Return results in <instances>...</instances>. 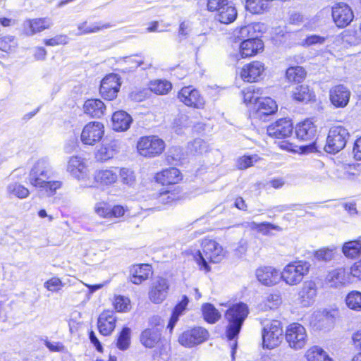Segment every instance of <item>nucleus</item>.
<instances>
[{
	"label": "nucleus",
	"mask_w": 361,
	"mask_h": 361,
	"mask_svg": "<svg viewBox=\"0 0 361 361\" xmlns=\"http://www.w3.org/2000/svg\"><path fill=\"white\" fill-rule=\"evenodd\" d=\"M51 166L46 159L37 160L32 167L29 176V183L44 191L48 196L55 194L61 188L62 183L59 180H48L51 178Z\"/></svg>",
	"instance_id": "nucleus-1"
},
{
	"label": "nucleus",
	"mask_w": 361,
	"mask_h": 361,
	"mask_svg": "<svg viewBox=\"0 0 361 361\" xmlns=\"http://www.w3.org/2000/svg\"><path fill=\"white\" fill-rule=\"evenodd\" d=\"M202 252L197 251L195 259L200 269L206 271H210L208 262L219 263L224 257V252L221 245L212 239L205 238L202 242Z\"/></svg>",
	"instance_id": "nucleus-2"
},
{
	"label": "nucleus",
	"mask_w": 361,
	"mask_h": 361,
	"mask_svg": "<svg viewBox=\"0 0 361 361\" xmlns=\"http://www.w3.org/2000/svg\"><path fill=\"white\" fill-rule=\"evenodd\" d=\"M249 313L247 306L243 302L233 305L226 311L225 317L228 322L226 336L229 340L237 336Z\"/></svg>",
	"instance_id": "nucleus-3"
},
{
	"label": "nucleus",
	"mask_w": 361,
	"mask_h": 361,
	"mask_svg": "<svg viewBox=\"0 0 361 361\" xmlns=\"http://www.w3.org/2000/svg\"><path fill=\"white\" fill-rule=\"evenodd\" d=\"M310 267V263L305 260L291 262L281 272V279L288 286H297L309 274Z\"/></svg>",
	"instance_id": "nucleus-4"
},
{
	"label": "nucleus",
	"mask_w": 361,
	"mask_h": 361,
	"mask_svg": "<svg viewBox=\"0 0 361 361\" xmlns=\"http://www.w3.org/2000/svg\"><path fill=\"white\" fill-rule=\"evenodd\" d=\"M283 333L280 321L271 320L264 322L262 332L263 348L273 349L279 346L283 339Z\"/></svg>",
	"instance_id": "nucleus-5"
},
{
	"label": "nucleus",
	"mask_w": 361,
	"mask_h": 361,
	"mask_svg": "<svg viewBox=\"0 0 361 361\" xmlns=\"http://www.w3.org/2000/svg\"><path fill=\"white\" fill-rule=\"evenodd\" d=\"M164 149V141L156 135L141 137L137 143V152L145 157L152 158L159 156Z\"/></svg>",
	"instance_id": "nucleus-6"
},
{
	"label": "nucleus",
	"mask_w": 361,
	"mask_h": 361,
	"mask_svg": "<svg viewBox=\"0 0 361 361\" xmlns=\"http://www.w3.org/2000/svg\"><path fill=\"white\" fill-rule=\"evenodd\" d=\"M348 137L349 133L343 126H335L331 127L324 147L326 152L333 154L338 152L345 147Z\"/></svg>",
	"instance_id": "nucleus-7"
},
{
	"label": "nucleus",
	"mask_w": 361,
	"mask_h": 361,
	"mask_svg": "<svg viewBox=\"0 0 361 361\" xmlns=\"http://www.w3.org/2000/svg\"><path fill=\"white\" fill-rule=\"evenodd\" d=\"M285 338L289 347L298 350L306 345L308 336L305 328L302 324L293 323L287 326Z\"/></svg>",
	"instance_id": "nucleus-8"
},
{
	"label": "nucleus",
	"mask_w": 361,
	"mask_h": 361,
	"mask_svg": "<svg viewBox=\"0 0 361 361\" xmlns=\"http://www.w3.org/2000/svg\"><path fill=\"white\" fill-rule=\"evenodd\" d=\"M104 134V125L99 121H91L82 128L80 140L84 145H94L102 140Z\"/></svg>",
	"instance_id": "nucleus-9"
},
{
	"label": "nucleus",
	"mask_w": 361,
	"mask_h": 361,
	"mask_svg": "<svg viewBox=\"0 0 361 361\" xmlns=\"http://www.w3.org/2000/svg\"><path fill=\"white\" fill-rule=\"evenodd\" d=\"M169 286V282L166 279L157 277L149 287V300L154 304L162 303L167 298Z\"/></svg>",
	"instance_id": "nucleus-10"
},
{
	"label": "nucleus",
	"mask_w": 361,
	"mask_h": 361,
	"mask_svg": "<svg viewBox=\"0 0 361 361\" xmlns=\"http://www.w3.org/2000/svg\"><path fill=\"white\" fill-rule=\"evenodd\" d=\"M209 337L207 329L202 327H196L184 331L178 338L180 345L185 347H192L205 341Z\"/></svg>",
	"instance_id": "nucleus-11"
},
{
	"label": "nucleus",
	"mask_w": 361,
	"mask_h": 361,
	"mask_svg": "<svg viewBox=\"0 0 361 361\" xmlns=\"http://www.w3.org/2000/svg\"><path fill=\"white\" fill-rule=\"evenodd\" d=\"M178 98L185 105L196 109H202L205 103L199 91L192 86L183 87L178 92Z\"/></svg>",
	"instance_id": "nucleus-12"
},
{
	"label": "nucleus",
	"mask_w": 361,
	"mask_h": 361,
	"mask_svg": "<svg viewBox=\"0 0 361 361\" xmlns=\"http://www.w3.org/2000/svg\"><path fill=\"white\" fill-rule=\"evenodd\" d=\"M350 95V90L341 84L332 87L329 90L330 102L336 108L345 107L349 103Z\"/></svg>",
	"instance_id": "nucleus-13"
},
{
	"label": "nucleus",
	"mask_w": 361,
	"mask_h": 361,
	"mask_svg": "<svg viewBox=\"0 0 361 361\" xmlns=\"http://www.w3.org/2000/svg\"><path fill=\"white\" fill-rule=\"evenodd\" d=\"M293 123L290 119L281 118L267 128V134L274 138L282 139L289 137L293 133Z\"/></svg>",
	"instance_id": "nucleus-14"
},
{
	"label": "nucleus",
	"mask_w": 361,
	"mask_h": 361,
	"mask_svg": "<svg viewBox=\"0 0 361 361\" xmlns=\"http://www.w3.org/2000/svg\"><path fill=\"white\" fill-rule=\"evenodd\" d=\"M353 13L347 4L339 3L332 8V18L338 27H345L353 19Z\"/></svg>",
	"instance_id": "nucleus-15"
},
{
	"label": "nucleus",
	"mask_w": 361,
	"mask_h": 361,
	"mask_svg": "<svg viewBox=\"0 0 361 361\" xmlns=\"http://www.w3.org/2000/svg\"><path fill=\"white\" fill-rule=\"evenodd\" d=\"M264 64L258 61L245 65L240 73L241 78L246 82H257L264 71Z\"/></svg>",
	"instance_id": "nucleus-16"
},
{
	"label": "nucleus",
	"mask_w": 361,
	"mask_h": 361,
	"mask_svg": "<svg viewBox=\"0 0 361 361\" xmlns=\"http://www.w3.org/2000/svg\"><path fill=\"white\" fill-rule=\"evenodd\" d=\"M257 280L263 285L271 286L279 282L281 279V273L272 267H263L255 271Z\"/></svg>",
	"instance_id": "nucleus-17"
},
{
	"label": "nucleus",
	"mask_w": 361,
	"mask_h": 361,
	"mask_svg": "<svg viewBox=\"0 0 361 361\" xmlns=\"http://www.w3.org/2000/svg\"><path fill=\"white\" fill-rule=\"evenodd\" d=\"M120 149V142L118 140H111L104 143L95 152V159L101 162L106 161L117 154Z\"/></svg>",
	"instance_id": "nucleus-18"
},
{
	"label": "nucleus",
	"mask_w": 361,
	"mask_h": 361,
	"mask_svg": "<svg viewBox=\"0 0 361 361\" xmlns=\"http://www.w3.org/2000/svg\"><path fill=\"white\" fill-rule=\"evenodd\" d=\"M67 171L78 180L83 179L87 172V166L84 159L78 156L71 157L68 161Z\"/></svg>",
	"instance_id": "nucleus-19"
},
{
	"label": "nucleus",
	"mask_w": 361,
	"mask_h": 361,
	"mask_svg": "<svg viewBox=\"0 0 361 361\" xmlns=\"http://www.w3.org/2000/svg\"><path fill=\"white\" fill-rule=\"evenodd\" d=\"M263 49V42L257 37L244 39L240 46V54L242 58L255 55Z\"/></svg>",
	"instance_id": "nucleus-20"
},
{
	"label": "nucleus",
	"mask_w": 361,
	"mask_h": 361,
	"mask_svg": "<svg viewBox=\"0 0 361 361\" xmlns=\"http://www.w3.org/2000/svg\"><path fill=\"white\" fill-rule=\"evenodd\" d=\"M51 25V21L47 18L27 20L23 23V30L27 35L31 36L49 28Z\"/></svg>",
	"instance_id": "nucleus-21"
},
{
	"label": "nucleus",
	"mask_w": 361,
	"mask_h": 361,
	"mask_svg": "<svg viewBox=\"0 0 361 361\" xmlns=\"http://www.w3.org/2000/svg\"><path fill=\"white\" fill-rule=\"evenodd\" d=\"M116 318L111 311L103 312L98 318V329L104 336L110 335L116 327Z\"/></svg>",
	"instance_id": "nucleus-22"
},
{
	"label": "nucleus",
	"mask_w": 361,
	"mask_h": 361,
	"mask_svg": "<svg viewBox=\"0 0 361 361\" xmlns=\"http://www.w3.org/2000/svg\"><path fill=\"white\" fill-rule=\"evenodd\" d=\"M152 274V267L147 264L133 265L130 269V281L138 285L147 280Z\"/></svg>",
	"instance_id": "nucleus-23"
},
{
	"label": "nucleus",
	"mask_w": 361,
	"mask_h": 361,
	"mask_svg": "<svg viewBox=\"0 0 361 361\" xmlns=\"http://www.w3.org/2000/svg\"><path fill=\"white\" fill-rule=\"evenodd\" d=\"M317 128L313 122L309 119L299 123L295 128L297 137L307 141L314 138Z\"/></svg>",
	"instance_id": "nucleus-24"
},
{
	"label": "nucleus",
	"mask_w": 361,
	"mask_h": 361,
	"mask_svg": "<svg viewBox=\"0 0 361 361\" xmlns=\"http://www.w3.org/2000/svg\"><path fill=\"white\" fill-rule=\"evenodd\" d=\"M326 281L330 286L339 288L348 283V274L344 268L336 269L329 272Z\"/></svg>",
	"instance_id": "nucleus-25"
},
{
	"label": "nucleus",
	"mask_w": 361,
	"mask_h": 361,
	"mask_svg": "<svg viewBox=\"0 0 361 361\" xmlns=\"http://www.w3.org/2000/svg\"><path fill=\"white\" fill-rule=\"evenodd\" d=\"M112 128L116 131L127 130L133 121L130 114L124 111H118L112 115Z\"/></svg>",
	"instance_id": "nucleus-26"
},
{
	"label": "nucleus",
	"mask_w": 361,
	"mask_h": 361,
	"mask_svg": "<svg viewBox=\"0 0 361 361\" xmlns=\"http://www.w3.org/2000/svg\"><path fill=\"white\" fill-rule=\"evenodd\" d=\"M84 112L94 118L102 117L105 112L106 106L100 99H87L83 105Z\"/></svg>",
	"instance_id": "nucleus-27"
},
{
	"label": "nucleus",
	"mask_w": 361,
	"mask_h": 361,
	"mask_svg": "<svg viewBox=\"0 0 361 361\" xmlns=\"http://www.w3.org/2000/svg\"><path fill=\"white\" fill-rule=\"evenodd\" d=\"M317 295V288L314 283H305L299 292V300L303 306L310 305Z\"/></svg>",
	"instance_id": "nucleus-28"
},
{
	"label": "nucleus",
	"mask_w": 361,
	"mask_h": 361,
	"mask_svg": "<svg viewBox=\"0 0 361 361\" xmlns=\"http://www.w3.org/2000/svg\"><path fill=\"white\" fill-rule=\"evenodd\" d=\"M156 179L162 185L176 184L181 180L180 172L176 168H169L157 173Z\"/></svg>",
	"instance_id": "nucleus-29"
},
{
	"label": "nucleus",
	"mask_w": 361,
	"mask_h": 361,
	"mask_svg": "<svg viewBox=\"0 0 361 361\" xmlns=\"http://www.w3.org/2000/svg\"><path fill=\"white\" fill-rule=\"evenodd\" d=\"M94 178L95 182L100 185H110L117 181L118 175L111 169H102L94 173Z\"/></svg>",
	"instance_id": "nucleus-30"
},
{
	"label": "nucleus",
	"mask_w": 361,
	"mask_h": 361,
	"mask_svg": "<svg viewBox=\"0 0 361 361\" xmlns=\"http://www.w3.org/2000/svg\"><path fill=\"white\" fill-rule=\"evenodd\" d=\"M256 115L259 118L262 116H269L275 113L277 110L276 102L270 97H264L258 103Z\"/></svg>",
	"instance_id": "nucleus-31"
},
{
	"label": "nucleus",
	"mask_w": 361,
	"mask_h": 361,
	"mask_svg": "<svg viewBox=\"0 0 361 361\" xmlns=\"http://www.w3.org/2000/svg\"><path fill=\"white\" fill-rule=\"evenodd\" d=\"M342 252L350 259H355L361 255V237L355 240L345 242L342 247Z\"/></svg>",
	"instance_id": "nucleus-32"
},
{
	"label": "nucleus",
	"mask_w": 361,
	"mask_h": 361,
	"mask_svg": "<svg viewBox=\"0 0 361 361\" xmlns=\"http://www.w3.org/2000/svg\"><path fill=\"white\" fill-rule=\"evenodd\" d=\"M293 97L298 102H310L314 100V92L307 85L297 86L293 91Z\"/></svg>",
	"instance_id": "nucleus-33"
},
{
	"label": "nucleus",
	"mask_w": 361,
	"mask_h": 361,
	"mask_svg": "<svg viewBox=\"0 0 361 361\" xmlns=\"http://www.w3.org/2000/svg\"><path fill=\"white\" fill-rule=\"evenodd\" d=\"M307 361H334L327 353L319 345L309 348L305 355Z\"/></svg>",
	"instance_id": "nucleus-34"
},
{
	"label": "nucleus",
	"mask_w": 361,
	"mask_h": 361,
	"mask_svg": "<svg viewBox=\"0 0 361 361\" xmlns=\"http://www.w3.org/2000/svg\"><path fill=\"white\" fill-rule=\"evenodd\" d=\"M6 193L10 197L25 199L29 196L30 191L26 187L20 183L12 181L6 186Z\"/></svg>",
	"instance_id": "nucleus-35"
},
{
	"label": "nucleus",
	"mask_w": 361,
	"mask_h": 361,
	"mask_svg": "<svg viewBox=\"0 0 361 361\" xmlns=\"http://www.w3.org/2000/svg\"><path fill=\"white\" fill-rule=\"evenodd\" d=\"M161 334L156 329H147L140 336L141 343L147 348H153L160 340Z\"/></svg>",
	"instance_id": "nucleus-36"
},
{
	"label": "nucleus",
	"mask_w": 361,
	"mask_h": 361,
	"mask_svg": "<svg viewBox=\"0 0 361 361\" xmlns=\"http://www.w3.org/2000/svg\"><path fill=\"white\" fill-rule=\"evenodd\" d=\"M189 302V300L186 295H183L182 297V300L175 306L170 321L167 326V329H169V331L171 332L173 327L175 326L176 322L178 320V318L183 312L185 311L188 304Z\"/></svg>",
	"instance_id": "nucleus-37"
},
{
	"label": "nucleus",
	"mask_w": 361,
	"mask_h": 361,
	"mask_svg": "<svg viewBox=\"0 0 361 361\" xmlns=\"http://www.w3.org/2000/svg\"><path fill=\"white\" fill-rule=\"evenodd\" d=\"M237 17V11L235 8L231 5H227L221 8L216 16V19L224 24L233 23Z\"/></svg>",
	"instance_id": "nucleus-38"
},
{
	"label": "nucleus",
	"mask_w": 361,
	"mask_h": 361,
	"mask_svg": "<svg viewBox=\"0 0 361 361\" xmlns=\"http://www.w3.org/2000/svg\"><path fill=\"white\" fill-rule=\"evenodd\" d=\"M111 27L112 25L110 23L101 24L100 23H96L91 25H87V22L85 21L78 25V35H81L95 33Z\"/></svg>",
	"instance_id": "nucleus-39"
},
{
	"label": "nucleus",
	"mask_w": 361,
	"mask_h": 361,
	"mask_svg": "<svg viewBox=\"0 0 361 361\" xmlns=\"http://www.w3.org/2000/svg\"><path fill=\"white\" fill-rule=\"evenodd\" d=\"M202 311L204 319L210 324H214L221 318V313L212 304L205 303L202 306Z\"/></svg>",
	"instance_id": "nucleus-40"
},
{
	"label": "nucleus",
	"mask_w": 361,
	"mask_h": 361,
	"mask_svg": "<svg viewBox=\"0 0 361 361\" xmlns=\"http://www.w3.org/2000/svg\"><path fill=\"white\" fill-rule=\"evenodd\" d=\"M262 90L260 88L250 87L243 91V101L245 104L259 102Z\"/></svg>",
	"instance_id": "nucleus-41"
},
{
	"label": "nucleus",
	"mask_w": 361,
	"mask_h": 361,
	"mask_svg": "<svg viewBox=\"0 0 361 361\" xmlns=\"http://www.w3.org/2000/svg\"><path fill=\"white\" fill-rule=\"evenodd\" d=\"M171 88V83L165 80H156L149 84L150 90L157 94H166Z\"/></svg>",
	"instance_id": "nucleus-42"
},
{
	"label": "nucleus",
	"mask_w": 361,
	"mask_h": 361,
	"mask_svg": "<svg viewBox=\"0 0 361 361\" xmlns=\"http://www.w3.org/2000/svg\"><path fill=\"white\" fill-rule=\"evenodd\" d=\"M305 76L306 71L301 66L290 67L286 71V78L290 82H300Z\"/></svg>",
	"instance_id": "nucleus-43"
},
{
	"label": "nucleus",
	"mask_w": 361,
	"mask_h": 361,
	"mask_svg": "<svg viewBox=\"0 0 361 361\" xmlns=\"http://www.w3.org/2000/svg\"><path fill=\"white\" fill-rule=\"evenodd\" d=\"M345 303L350 309L361 311V293L357 290L350 292L345 298Z\"/></svg>",
	"instance_id": "nucleus-44"
},
{
	"label": "nucleus",
	"mask_w": 361,
	"mask_h": 361,
	"mask_svg": "<svg viewBox=\"0 0 361 361\" xmlns=\"http://www.w3.org/2000/svg\"><path fill=\"white\" fill-rule=\"evenodd\" d=\"M245 8L252 13L259 14L268 8V3L267 1L264 0H247Z\"/></svg>",
	"instance_id": "nucleus-45"
},
{
	"label": "nucleus",
	"mask_w": 361,
	"mask_h": 361,
	"mask_svg": "<svg viewBox=\"0 0 361 361\" xmlns=\"http://www.w3.org/2000/svg\"><path fill=\"white\" fill-rule=\"evenodd\" d=\"M120 180L123 185L133 187L136 183V176L133 170L128 168H122L119 171Z\"/></svg>",
	"instance_id": "nucleus-46"
},
{
	"label": "nucleus",
	"mask_w": 361,
	"mask_h": 361,
	"mask_svg": "<svg viewBox=\"0 0 361 361\" xmlns=\"http://www.w3.org/2000/svg\"><path fill=\"white\" fill-rule=\"evenodd\" d=\"M130 343V329L128 327H124L121 331L116 341V346L121 350L128 348Z\"/></svg>",
	"instance_id": "nucleus-47"
},
{
	"label": "nucleus",
	"mask_w": 361,
	"mask_h": 361,
	"mask_svg": "<svg viewBox=\"0 0 361 361\" xmlns=\"http://www.w3.org/2000/svg\"><path fill=\"white\" fill-rule=\"evenodd\" d=\"M313 318L317 322L315 324H317L319 327H323L325 324L331 323L333 321V315L326 310L316 312Z\"/></svg>",
	"instance_id": "nucleus-48"
},
{
	"label": "nucleus",
	"mask_w": 361,
	"mask_h": 361,
	"mask_svg": "<svg viewBox=\"0 0 361 361\" xmlns=\"http://www.w3.org/2000/svg\"><path fill=\"white\" fill-rule=\"evenodd\" d=\"M335 250V247L331 248L324 247L319 249L314 252V257L319 261H331L334 258Z\"/></svg>",
	"instance_id": "nucleus-49"
},
{
	"label": "nucleus",
	"mask_w": 361,
	"mask_h": 361,
	"mask_svg": "<svg viewBox=\"0 0 361 361\" xmlns=\"http://www.w3.org/2000/svg\"><path fill=\"white\" fill-rule=\"evenodd\" d=\"M188 148L192 154H202L207 152V145L203 140L197 138L188 144Z\"/></svg>",
	"instance_id": "nucleus-50"
},
{
	"label": "nucleus",
	"mask_w": 361,
	"mask_h": 361,
	"mask_svg": "<svg viewBox=\"0 0 361 361\" xmlns=\"http://www.w3.org/2000/svg\"><path fill=\"white\" fill-rule=\"evenodd\" d=\"M114 306L118 312H128L131 307L130 300L121 295L114 298Z\"/></svg>",
	"instance_id": "nucleus-51"
},
{
	"label": "nucleus",
	"mask_w": 361,
	"mask_h": 361,
	"mask_svg": "<svg viewBox=\"0 0 361 361\" xmlns=\"http://www.w3.org/2000/svg\"><path fill=\"white\" fill-rule=\"evenodd\" d=\"M281 303V298L279 294H269L264 300V310H271L277 308Z\"/></svg>",
	"instance_id": "nucleus-52"
},
{
	"label": "nucleus",
	"mask_w": 361,
	"mask_h": 361,
	"mask_svg": "<svg viewBox=\"0 0 361 361\" xmlns=\"http://www.w3.org/2000/svg\"><path fill=\"white\" fill-rule=\"evenodd\" d=\"M326 37L317 35H310L307 36L302 42V44L305 47L314 45H321L325 43Z\"/></svg>",
	"instance_id": "nucleus-53"
},
{
	"label": "nucleus",
	"mask_w": 361,
	"mask_h": 361,
	"mask_svg": "<svg viewBox=\"0 0 361 361\" xmlns=\"http://www.w3.org/2000/svg\"><path fill=\"white\" fill-rule=\"evenodd\" d=\"M16 46L15 37L11 35H7L0 37V49L3 51H10L13 47Z\"/></svg>",
	"instance_id": "nucleus-54"
},
{
	"label": "nucleus",
	"mask_w": 361,
	"mask_h": 361,
	"mask_svg": "<svg viewBox=\"0 0 361 361\" xmlns=\"http://www.w3.org/2000/svg\"><path fill=\"white\" fill-rule=\"evenodd\" d=\"M94 212L102 218L110 217V207L105 202H99L95 204L94 207Z\"/></svg>",
	"instance_id": "nucleus-55"
},
{
	"label": "nucleus",
	"mask_w": 361,
	"mask_h": 361,
	"mask_svg": "<svg viewBox=\"0 0 361 361\" xmlns=\"http://www.w3.org/2000/svg\"><path fill=\"white\" fill-rule=\"evenodd\" d=\"M101 84L106 85L111 89L119 90L121 83L116 75L111 74L106 76L101 82Z\"/></svg>",
	"instance_id": "nucleus-56"
},
{
	"label": "nucleus",
	"mask_w": 361,
	"mask_h": 361,
	"mask_svg": "<svg viewBox=\"0 0 361 361\" xmlns=\"http://www.w3.org/2000/svg\"><path fill=\"white\" fill-rule=\"evenodd\" d=\"M258 159L259 157L257 155L243 156L238 161V168L240 169H247L252 166L255 162L258 161Z\"/></svg>",
	"instance_id": "nucleus-57"
},
{
	"label": "nucleus",
	"mask_w": 361,
	"mask_h": 361,
	"mask_svg": "<svg viewBox=\"0 0 361 361\" xmlns=\"http://www.w3.org/2000/svg\"><path fill=\"white\" fill-rule=\"evenodd\" d=\"M68 42V37L66 35H59L51 39H44V43L47 46H57L66 44Z\"/></svg>",
	"instance_id": "nucleus-58"
},
{
	"label": "nucleus",
	"mask_w": 361,
	"mask_h": 361,
	"mask_svg": "<svg viewBox=\"0 0 361 361\" xmlns=\"http://www.w3.org/2000/svg\"><path fill=\"white\" fill-rule=\"evenodd\" d=\"M99 92H100V94H102V96L105 99L112 100L113 99H114L116 97L118 90H117L116 89H111L106 85H104L101 84L100 88H99Z\"/></svg>",
	"instance_id": "nucleus-59"
},
{
	"label": "nucleus",
	"mask_w": 361,
	"mask_h": 361,
	"mask_svg": "<svg viewBox=\"0 0 361 361\" xmlns=\"http://www.w3.org/2000/svg\"><path fill=\"white\" fill-rule=\"evenodd\" d=\"M271 230H276L281 231L282 229L279 226L272 224L268 222H262L259 224L258 233H260L264 235L270 234Z\"/></svg>",
	"instance_id": "nucleus-60"
},
{
	"label": "nucleus",
	"mask_w": 361,
	"mask_h": 361,
	"mask_svg": "<svg viewBox=\"0 0 361 361\" xmlns=\"http://www.w3.org/2000/svg\"><path fill=\"white\" fill-rule=\"evenodd\" d=\"M228 5V0H208L207 8L209 11H214Z\"/></svg>",
	"instance_id": "nucleus-61"
},
{
	"label": "nucleus",
	"mask_w": 361,
	"mask_h": 361,
	"mask_svg": "<svg viewBox=\"0 0 361 361\" xmlns=\"http://www.w3.org/2000/svg\"><path fill=\"white\" fill-rule=\"evenodd\" d=\"M177 199V195L170 191L161 192L159 196V201L164 204H171Z\"/></svg>",
	"instance_id": "nucleus-62"
},
{
	"label": "nucleus",
	"mask_w": 361,
	"mask_h": 361,
	"mask_svg": "<svg viewBox=\"0 0 361 361\" xmlns=\"http://www.w3.org/2000/svg\"><path fill=\"white\" fill-rule=\"evenodd\" d=\"M44 344L51 352H63L64 345L61 342H51L47 338H42Z\"/></svg>",
	"instance_id": "nucleus-63"
},
{
	"label": "nucleus",
	"mask_w": 361,
	"mask_h": 361,
	"mask_svg": "<svg viewBox=\"0 0 361 361\" xmlns=\"http://www.w3.org/2000/svg\"><path fill=\"white\" fill-rule=\"evenodd\" d=\"M62 286L61 281L58 278H52L44 283V287L52 292H56Z\"/></svg>",
	"instance_id": "nucleus-64"
}]
</instances>
